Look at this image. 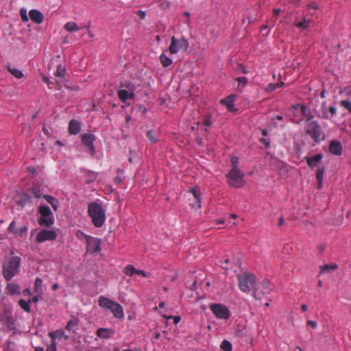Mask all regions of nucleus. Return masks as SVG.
<instances>
[{"instance_id": "1", "label": "nucleus", "mask_w": 351, "mask_h": 351, "mask_svg": "<svg viewBox=\"0 0 351 351\" xmlns=\"http://www.w3.org/2000/svg\"><path fill=\"white\" fill-rule=\"evenodd\" d=\"M88 214L95 227L101 228L104 224L106 211L100 204L95 202L90 203L88 206Z\"/></svg>"}, {"instance_id": "2", "label": "nucleus", "mask_w": 351, "mask_h": 351, "mask_svg": "<svg viewBox=\"0 0 351 351\" xmlns=\"http://www.w3.org/2000/svg\"><path fill=\"white\" fill-rule=\"evenodd\" d=\"M21 258L17 256H12L3 264V275L7 281L10 280L20 271Z\"/></svg>"}, {"instance_id": "3", "label": "nucleus", "mask_w": 351, "mask_h": 351, "mask_svg": "<svg viewBox=\"0 0 351 351\" xmlns=\"http://www.w3.org/2000/svg\"><path fill=\"white\" fill-rule=\"evenodd\" d=\"M99 305L103 308L110 310L117 319H121L124 316L123 308L121 304L112 300L101 296L99 298Z\"/></svg>"}, {"instance_id": "4", "label": "nucleus", "mask_w": 351, "mask_h": 351, "mask_svg": "<svg viewBox=\"0 0 351 351\" xmlns=\"http://www.w3.org/2000/svg\"><path fill=\"white\" fill-rule=\"evenodd\" d=\"M240 290L245 293H249L251 289L254 290L256 284V278L251 273L244 272L237 276Z\"/></svg>"}, {"instance_id": "5", "label": "nucleus", "mask_w": 351, "mask_h": 351, "mask_svg": "<svg viewBox=\"0 0 351 351\" xmlns=\"http://www.w3.org/2000/svg\"><path fill=\"white\" fill-rule=\"evenodd\" d=\"M306 121L308 123L306 125V133L317 143L324 141L325 134L318 122L310 121V117H308Z\"/></svg>"}, {"instance_id": "6", "label": "nucleus", "mask_w": 351, "mask_h": 351, "mask_svg": "<svg viewBox=\"0 0 351 351\" xmlns=\"http://www.w3.org/2000/svg\"><path fill=\"white\" fill-rule=\"evenodd\" d=\"M38 223L40 226L50 227L54 223V216L50 208L47 206H40L38 207Z\"/></svg>"}, {"instance_id": "7", "label": "nucleus", "mask_w": 351, "mask_h": 351, "mask_svg": "<svg viewBox=\"0 0 351 351\" xmlns=\"http://www.w3.org/2000/svg\"><path fill=\"white\" fill-rule=\"evenodd\" d=\"M226 176L228 183L232 187L241 188L245 184L244 173L240 169H231Z\"/></svg>"}, {"instance_id": "8", "label": "nucleus", "mask_w": 351, "mask_h": 351, "mask_svg": "<svg viewBox=\"0 0 351 351\" xmlns=\"http://www.w3.org/2000/svg\"><path fill=\"white\" fill-rule=\"evenodd\" d=\"M189 48V42L184 38L180 39L176 38L175 36H172L171 40V44L169 47V52L171 54H176L178 51L186 52Z\"/></svg>"}, {"instance_id": "9", "label": "nucleus", "mask_w": 351, "mask_h": 351, "mask_svg": "<svg viewBox=\"0 0 351 351\" xmlns=\"http://www.w3.org/2000/svg\"><path fill=\"white\" fill-rule=\"evenodd\" d=\"M271 290L269 282L263 280L258 286L256 285L252 295L256 300H261L263 296L269 295Z\"/></svg>"}, {"instance_id": "10", "label": "nucleus", "mask_w": 351, "mask_h": 351, "mask_svg": "<svg viewBox=\"0 0 351 351\" xmlns=\"http://www.w3.org/2000/svg\"><path fill=\"white\" fill-rule=\"evenodd\" d=\"M210 309L219 319H228L230 317V310L221 304H212Z\"/></svg>"}, {"instance_id": "11", "label": "nucleus", "mask_w": 351, "mask_h": 351, "mask_svg": "<svg viewBox=\"0 0 351 351\" xmlns=\"http://www.w3.org/2000/svg\"><path fill=\"white\" fill-rule=\"evenodd\" d=\"M87 252L94 254L101 250V240L89 235H86Z\"/></svg>"}, {"instance_id": "12", "label": "nucleus", "mask_w": 351, "mask_h": 351, "mask_svg": "<svg viewBox=\"0 0 351 351\" xmlns=\"http://www.w3.org/2000/svg\"><path fill=\"white\" fill-rule=\"evenodd\" d=\"M56 238L57 234L54 230L44 229L38 233L36 241L40 243L46 241H54Z\"/></svg>"}, {"instance_id": "13", "label": "nucleus", "mask_w": 351, "mask_h": 351, "mask_svg": "<svg viewBox=\"0 0 351 351\" xmlns=\"http://www.w3.org/2000/svg\"><path fill=\"white\" fill-rule=\"evenodd\" d=\"M82 142L86 147L87 151H88L91 155L95 154V147L93 145V142L95 140V136L91 133H84L82 134Z\"/></svg>"}, {"instance_id": "14", "label": "nucleus", "mask_w": 351, "mask_h": 351, "mask_svg": "<svg viewBox=\"0 0 351 351\" xmlns=\"http://www.w3.org/2000/svg\"><path fill=\"white\" fill-rule=\"evenodd\" d=\"M18 204L21 207L31 206L32 204L31 196L27 193H21L18 195Z\"/></svg>"}, {"instance_id": "15", "label": "nucleus", "mask_w": 351, "mask_h": 351, "mask_svg": "<svg viewBox=\"0 0 351 351\" xmlns=\"http://www.w3.org/2000/svg\"><path fill=\"white\" fill-rule=\"evenodd\" d=\"M237 96L235 95H230L224 99H221L220 103L227 108V109L232 112L234 110V101Z\"/></svg>"}, {"instance_id": "16", "label": "nucleus", "mask_w": 351, "mask_h": 351, "mask_svg": "<svg viewBox=\"0 0 351 351\" xmlns=\"http://www.w3.org/2000/svg\"><path fill=\"white\" fill-rule=\"evenodd\" d=\"M329 152L335 156H340L342 154V146L341 143L335 140L330 142L329 145Z\"/></svg>"}, {"instance_id": "17", "label": "nucleus", "mask_w": 351, "mask_h": 351, "mask_svg": "<svg viewBox=\"0 0 351 351\" xmlns=\"http://www.w3.org/2000/svg\"><path fill=\"white\" fill-rule=\"evenodd\" d=\"M68 130L70 134L76 135L81 130V123L75 119H72L69 121Z\"/></svg>"}, {"instance_id": "18", "label": "nucleus", "mask_w": 351, "mask_h": 351, "mask_svg": "<svg viewBox=\"0 0 351 351\" xmlns=\"http://www.w3.org/2000/svg\"><path fill=\"white\" fill-rule=\"evenodd\" d=\"M134 93L130 92L125 88H121L118 92V96L120 100L123 102H125L128 99H132L134 97Z\"/></svg>"}, {"instance_id": "19", "label": "nucleus", "mask_w": 351, "mask_h": 351, "mask_svg": "<svg viewBox=\"0 0 351 351\" xmlns=\"http://www.w3.org/2000/svg\"><path fill=\"white\" fill-rule=\"evenodd\" d=\"M30 19L35 23L40 24L43 21V14L38 10H32L29 12Z\"/></svg>"}, {"instance_id": "20", "label": "nucleus", "mask_w": 351, "mask_h": 351, "mask_svg": "<svg viewBox=\"0 0 351 351\" xmlns=\"http://www.w3.org/2000/svg\"><path fill=\"white\" fill-rule=\"evenodd\" d=\"M311 23L312 20L307 16H305L302 18V21H295L294 25L302 30H305L310 27Z\"/></svg>"}, {"instance_id": "21", "label": "nucleus", "mask_w": 351, "mask_h": 351, "mask_svg": "<svg viewBox=\"0 0 351 351\" xmlns=\"http://www.w3.org/2000/svg\"><path fill=\"white\" fill-rule=\"evenodd\" d=\"M79 319L76 317H73L67 323L65 329L67 331L75 332L78 329Z\"/></svg>"}, {"instance_id": "22", "label": "nucleus", "mask_w": 351, "mask_h": 351, "mask_svg": "<svg viewBox=\"0 0 351 351\" xmlns=\"http://www.w3.org/2000/svg\"><path fill=\"white\" fill-rule=\"evenodd\" d=\"M113 334V330L110 328H100L97 330V335L102 339H108Z\"/></svg>"}, {"instance_id": "23", "label": "nucleus", "mask_w": 351, "mask_h": 351, "mask_svg": "<svg viewBox=\"0 0 351 351\" xmlns=\"http://www.w3.org/2000/svg\"><path fill=\"white\" fill-rule=\"evenodd\" d=\"M322 158V155L321 154H318L312 157L306 158V162L309 167H314L318 165V163L321 161Z\"/></svg>"}, {"instance_id": "24", "label": "nucleus", "mask_w": 351, "mask_h": 351, "mask_svg": "<svg viewBox=\"0 0 351 351\" xmlns=\"http://www.w3.org/2000/svg\"><path fill=\"white\" fill-rule=\"evenodd\" d=\"M49 336L52 339V341H56L57 338L63 337L64 339H68L69 337L65 334L64 330L60 329L49 333Z\"/></svg>"}, {"instance_id": "25", "label": "nucleus", "mask_w": 351, "mask_h": 351, "mask_svg": "<svg viewBox=\"0 0 351 351\" xmlns=\"http://www.w3.org/2000/svg\"><path fill=\"white\" fill-rule=\"evenodd\" d=\"M190 192L193 194L194 198L196 200V204H193V207H197L199 208L201 207V198L200 193L197 187H193L191 189Z\"/></svg>"}, {"instance_id": "26", "label": "nucleus", "mask_w": 351, "mask_h": 351, "mask_svg": "<svg viewBox=\"0 0 351 351\" xmlns=\"http://www.w3.org/2000/svg\"><path fill=\"white\" fill-rule=\"evenodd\" d=\"M236 81H237L238 82V85H237V90L239 92H241L242 93L245 88V87L247 86V83H248V80L246 77H237L236 79Z\"/></svg>"}, {"instance_id": "27", "label": "nucleus", "mask_w": 351, "mask_h": 351, "mask_svg": "<svg viewBox=\"0 0 351 351\" xmlns=\"http://www.w3.org/2000/svg\"><path fill=\"white\" fill-rule=\"evenodd\" d=\"M64 28L69 32H76L80 29L77 24L73 21H69L64 24Z\"/></svg>"}, {"instance_id": "28", "label": "nucleus", "mask_w": 351, "mask_h": 351, "mask_svg": "<svg viewBox=\"0 0 351 351\" xmlns=\"http://www.w3.org/2000/svg\"><path fill=\"white\" fill-rule=\"evenodd\" d=\"M43 197L47 200L48 203H49L51 205L53 209L55 211L58 210L59 206V202L56 199L49 195H43Z\"/></svg>"}, {"instance_id": "29", "label": "nucleus", "mask_w": 351, "mask_h": 351, "mask_svg": "<svg viewBox=\"0 0 351 351\" xmlns=\"http://www.w3.org/2000/svg\"><path fill=\"white\" fill-rule=\"evenodd\" d=\"M338 265L335 263L326 264L323 266H320V274L326 271H332L337 269Z\"/></svg>"}, {"instance_id": "30", "label": "nucleus", "mask_w": 351, "mask_h": 351, "mask_svg": "<svg viewBox=\"0 0 351 351\" xmlns=\"http://www.w3.org/2000/svg\"><path fill=\"white\" fill-rule=\"evenodd\" d=\"M6 289L8 290V293L10 295H15L16 293H19L20 292L19 285L14 283L8 284Z\"/></svg>"}, {"instance_id": "31", "label": "nucleus", "mask_w": 351, "mask_h": 351, "mask_svg": "<svg viewBox=\"0 0 351 351\" xmlns=\"http://www.w3.org/2000/svg\"><path fill=\"white\" fill-rule=\"evenodd\" d=\"M160 63L164 67H167L172 64V60L167 57L165 53H162L159 57Z\"/></svg>"}, {"instance_id": "32", "label": "nucleus", "mask_w": 351, "mask_h": 351, "mask_svg": "<svg viewBox=\"0 0 351 351\" xmlns=\"http://www.w3.org/2000/svg\"><path fill=\"white\" fill-rule=\"evenodd\" d=\"M28 191L30 195H33L36 199H39L43 196V193L40 189L38 186L32 187Z\"/></svg>"}, {"instance_id": "33", "label": "nucleus", "mask_w": 351, "mask_h": 351, "mask_svg": "<svg viewBox=\"0 0 351 351\" xmlns=\"http://www.w3.org/2000/svg\"><path fill=\"white\" fill-rule=\"evenodd\" d=\"M7 68H8V71L12 73V75H13L17 79H21L24 76L22 71H21V70H19L15 68H12L10 66H8Z\"/></svg>"}, {"instance_id": "34", "label": "nucleus", "mask_w": 351, "mask_h": 351, "mask_svg": "<svg viewBox=\"0 0 351 351\" xmlns=\"http://www.w3.org/2000/svg\"><path fill=\"white\" fill-rule=\"evenodd\" d=\"M65 73H66L65 68L62 64H59L57 66V69L55 73V76L60 79H63L64 77Z\"/></svg>"}, {"instance_id": "35", "label": "nucleus", "mask_w": 351, "mask_h": 351, "mask_svg": "<svg viewBox=\"0 0 351 351\" xmlns=\"http://www.w3.org/2000/svg\"><path fill=\"white\" fill-rule=\"evenodd\" d=\"M123 272L125 275L128 276H132L137 272V269L132 265H127L124 269Z\"/></svg>"}, {"instance_id": "36", "label": "nucleus", "mask_w": 351, "mask_h": 351, "mask_svg": "<svg viewBox=\"0 0 351 351\" xmlns=\"http://www.w3.org/2000/svg\"><path fill=\"white\" fill-rule=\"evenodd\" d=\"M120 88H125V89L129 90L130 92H133V93H134V90H135L134 84L133 83H132L131 82H128V81H125V82L121 83L120 85Z\"/></svg>"}, {"instance_id": "37", "label": "nucleus", "mask_w": 351, "mask_h": 351, "mask_svg": "<svg viewBox=\"0 0 351 351\" xmlns=\"http://www.w3.org/2000/svg\"><path fill=\"white\" fill-rule=\"evenodd\" d=\"M293 108L300 110L304 117H308L310 114L309 110L305 106L298 104L294 106Z\"/></svg>"}, {"instance_id": "38", "label": "nucleus", "mask_w": 351, "mask_h": 351, "mask_svg": "<svg viewBox=\"0 0 351 351\" xmlns=\"http://www.w3.org/2000/svg\"><path fill=\"white\" fill-rule=\"evenodd\" d=\"M30 302H31V300L25 301V300L21 299L19 301V305L25 311L29 313L31 311L30 306H29Z\"/></svg>"}, {"instance_id": "39", "label": "nucleus", "mask_w": 351, "mask_h": 351, "mask_svg": "<svg viewBox=\"0 0 351 351\" xmlns=\"http://www.w3.org/2000/svg\"><path fill=\"white\" fill-rule=\"evenodd\" d=\"M220 348L223 351H231L232 350V346L229 341L224 339L220 345Z\"/></svg>"}, {"instance_id": "40", "label": "nucleus", "mask_w": 351, "mask_h": 351, "mask_svg": "<svg viewBox=\"0 0 351 351\" xmlns=\"http://www.w3.org/2000/svg\"><path fill=\"white\" fill-rule=\"evenodd\" d=\"M322 118L330 119H331V116H330L328 113V108L326 103H323L322 105Z\"/></svg>"}, {"instance_id": "41", "label": "nucleus", "mask_w": 351, "mask_h": 351, "mask_svg": "<svg viewBox=\"0 0 351 351\" xmlns=\"http://www.w3.org/2000/svg\"><path fill=\"white\" fill-rule=\"evenodd\" d=\"M146 136L149 138L150 142H152L153 143H156L158 141V137L154 134V132L152 130L147 131Z\"/></svg>"}, {"instance_id": "42", "label": "nucleus", "mask_w": 351, "mask_h": 351, "mask_svg": "<svg viewBox=\"0 0 351 351\" xmlns=\"http://www.w3.org/2000/svg\"><path fill=\"white\" fill-rule=\"evenodd\" d=\"M324 168H319L316 173V178L319 182H322L324 179Z\"/></svg>"}, {"instance_id": "43", "label": "nucleus", "mask_w": 351, "mask_h": 351, "mask_svg": "<svg viewBox=\"0 0 351 351\" xmlns=\"http://www.w3.org/2000/svg\"><path fill=\"white\" fill-rule=\"evenodd\" d=\"M340 105L346 109L349 112H351V101L349 100H342L340 101Z\"/></svg>"}, {"instance_id": "44", "label": "nucleus", "mask_w": 351, "mask_h": 351, "mask_svg": "<svg viewBox=\"0 0 351 351\" xmlns=\"http://www.w3.org/2000/svg\"><path fill=\"white\" fill-rule=\"evenodd\" d=\"M41 287L42 280L39 278H37L34 282V291L37 293L39 292L41 290Z\"/></svg>"}, {"instance_id": "45", "label": "nucleus", "mask_w": 351, "mask_h": 351, "mask_svg": "<svg viewBox=\"0 0 351 351\" xmlns=\"http://www.w3.org/2000/svg\"><path fill=\"white\" fill-rule=\"evenodd\" d=\"M163 317L165 318L167 320L172 319L173 321V323L175 324H178L180 322V320H181V317L180 316H178V315H176V316H174V315H169V316L164 315Z\"/></svg>"}, {"instance_id": "46", "label": "nucleus", "mask_w": 351, "mask_h": 351, "mask_svg": "<svg viewBox=\"0 0 351 351\" xmlns=\"http://www.w3.org/2000/svg\"><path fill=\"white\" fill-rule=\"evenodd\" d=\"M277 88H279V83L277 84H269L266 88V90L268 92H272Z\"/></svg>"}, {"instance_id": "47", "label": "nucleus", "mask_w": 351, "mask_h": 351, "mask_svg": "<svg viewBox=\"0 0 351 351\" xmlns=\"http://www.w3.org/2000/svg\"><path fill=\"white\" fill-rule=\"evenodd\" d=\"M231 164L232 165V169H239L237 164L239 162V158L236 157V156H233L231 158Z\"/></svg>"}, {"instance_id": "48", "label": "nucleus", "mask_w": 351, "mask_h": 351, "mask_svg": "<svg viewBox=\"0 0 351 351\" xmlns=\"http://www.w3.org/2000/svg\"><path fill=\"white\" fill-rule=\"evenodd\" d=\"M57 350V344L56 341H52L51 343L47 346L46 351H56Z\"/></svg>"}, {"instance_id": "49", "label": "nucleus", "mask_w": 351, "mask_h": 351, "mask_svg": "<svg viewBox=\"0 0 351 351\" xmlns=\"http://www.w3.org/2000/svg\"><path fill=\"white\" fill-rule=\"evenodd\" d=\"M20 14H21V16L23 21H24V22L28 21L29 18L27 16V12L25 10L21 9Z\"/></svg>"}, {"instance_id": "50", "label": "nucleus", "mask_w": 351, "mask_h": 351, "mask_svg": "<svg viewBox=\"0 0 351 351\" xmlns=\"http://www.w3.org/2000/svg\"><path fill=\"white\" fill-rule=\"evenodd\" d=\"M308 10H309V14L311 15H313V12H311V10H316L318 9V5L316 3H310L308 5Z\"/></svg>"}, {"instance_id": "51", "label": "nucleus", "mask_w": 351, "mask_h": 351, "mask_svg": "<svg viewBox=\"0 0 351 351\" xmlns=\"http://www.w3.org/2000/svg\"><path fill=\"white\" fill-rule=\"evenodd\" d=\"M8 230L11 232H14V233H16L17 231L16 230V223H15V221H12L9 227H8Z\"/></svg>"}, {"instance_id": "52", "label": "nucleus", "mask_w": 351, "mask_h": 351, "mask_svg": "<svg viewBox=\"0 0 351 351\" xmlns=\"http://www.w3.org/2000/svg\"><path fill=\"white\" fill-rule=\"evenodd\" d=\"M27 229L28 228L27 226H23L19 228L16 233L21 237L27 231Z\"/></svg>"}, {"instance_id": "53", "label": "nucleus", "mask_w": 351, "mask_h": 351, "mask_svg": "<svg viewBox=\"0 0 351 351\" xmlns=\"http://www.w3.org/2000/svg\"><path fill=\"white\" fill-rule=\"evenodd\" d=\"M336 112H337V108L335 106H330L329 108H328V113L330 114V116H331V118L336 114Z\"/></svg>"}, {"instance_id": "54", "label": "nucleus", "mask_w": 351, "mask_h": 351, "mask_svg": "<svg viewBox=\"0 0 351 351\" xmlns=\"http://www.w3.org/2000/svg\"><path fill=\"white\" fill-rule=\"evenodd\" d=\"M238 71L241 73H244V74H246L248 73V71L245 69V67L242 65V64H239L238 66Z\"/></svg>"}, {"instance_id": "55", "label": "nucleus", "mask_w": 351, "mask_h": 351, "mask_svg": "<svg viewBox=\"0 0 351 351\" xmlns=\"http://www.w3.org/2000/svg\"><path fill=\"white\" fill-rule=\"evenodd\" d=\"M204 124L205 126L206 127H208L211 125V121H210V117L209 116H206L204 121Z\"/></svg>"}, {"instance_id": "56", "label": "nucleus", "mask_w": 351, "mask_h": 351, "mask_svg": "<svg viewBox=\"0 0 351 351\" xmlns=\"http://www.w3.org/2000/svg\"><path fill=\"white\" fill-rule=\"evenodd\" d=\"M136 14L141 19H144L145 18V12L143 11V10H138L136 12Z\"/></svg>"}, {"instance_id": "57", "label": "nucleus", "mask_w": 351, "mask_h": 351, "mask_svg": "<svg viewBox=\"0 0 351 351\" xmlns=\"http://www.w3.org/2000/svg\"><path fill=\"white\" fill-rule=\"evenodd\" d=\"M307 325L312 327L313 328H315L317 327V322L315 321L309 320L307 322Z\"/></svg>"}, {"instance_id": "58", "label": "nucleus", "mask_w": 351, "mask_h": 351, "mask_svg": "<svg viewBox=\"0 0 351 351\" xmlns=\"http://www.w3.org/2000/svg\"><path fill=\"white\" fill-rule=\"evenodd\" d=\"M136 274L141 275L143 277L148 276V274L143 270L137 269V272L136 273Z\"/></svg>"}, {"instance_id": "59", "label": "nucleus", "mask_w": 351, "mask_h": 351, "mask_svg": "<svg viewBox=\"0 0 351 351\" xmlns=\"http://www.w3.org/2000/svg\"><path fill=\"white\" fill-rule=\"evenodd\" d=\"M261 141L263 142L267 147H269L270 142L269 141H267V139H265L264 138H261Z\"/></svg>"}, {"instance_id": "60", "label": "nucleus", "mask_w": 351, "mask_h": 351, "mask_svg": "<svg viewBox=\"0 0 351 351\" xmlns=\"http://www.w3.org/2000/svg\"><path fill=\"white\" fill-rule=\"evenodd\" d=\"M114 182L117 184H119L121 183L122 182V178L120 177V176H117L114 178Z\"/></svg>"}, {"instance_id": "61", "label": "nucleus", "mask_w": 351, "mask_h": 351, "mask_svg": "<svg viewBox=\"0 0 351 351\" xmlns=\"http://www.w3.org/2000/svg\"><path fill=\"white\" fill-rule=\"evenodd\" d=\"M5 351H14L12 348H11V343L9 342L5 349Z\"/></svg>"}, {"instance_id": "62", "label": "nucleus", "mask_w": 351, "mask_h": 351, "mask_svg": "<svg viewBox=\"0 0 351 351\" xmlns=\"http://www.w3.org/2000/svg\"><path fill=\"white\" fill-rule=\"evenodd\" d=\"M285 223V220L282 217H280L278 224L280 226H283Z\"/></svg>"}, {"instance_id": "63", "label": "nucleus", "mask_w": 351, "mask_h": 351, "mask_svg": "<svg viewBox=\"0 0 351 351\" xmlns=\"http://www.w3.org/2000/svg\"><path fill=\"white\" fill-rule=\"evenodd\" d=\"M280 9H274V13L276 16L278 15L280 12Z\"/></svg>"}, {"instance_id": "64", "label": "nucleus", "mask_w": 351, "mask_h": 351, "mask_svg": "<svg viewBox=\"0 0 351 351\" xmlns=\"http://www.w3.org/2000/svg\"><path fill=\"white\" fill-rule=\"evenodd\" d=\"M35 351H44V349L42 347H36Z\"/></svg>"}]
</instances>
